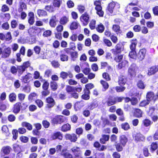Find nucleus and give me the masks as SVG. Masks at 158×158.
<instances>
[{
  "mask_svg": "<svg viewBox=\"0 0 158 158\" xmlns=\"http://www.w3.org/2000/svg\"><path fill=\"white\" fill-rule=\"evenodd\" d=\"M124 46L121 43H118L115 46V48L111 50V51L114 56V60L117 63H119L122 61L123 54H120L123 51Z\"/></svg>",
  "mask_w": 158,
  "mask_h": 158,
  "instance_id": "nucleus-1",
  "label": "nucleus"
},
{
  "mask_svg": "<svg viewBox=\"0 0 158 158\" xmlns=\"http://www.w3.org/2000/svg\"><path fill=\"white\" fill-rule=\"evenodd\" d=\"M68 121V118L67 117L62 115H57L52 118L51 123L54 125L61 124L67 122Z\"/></svg>",
  "mask_w": 158,
  "mask_h": 158,
  "instance_id": "nucleus-2",
  "label": "nucleus"
},
{
  "mask_svg": "<svg viewBox=\"0 0 158 158\" xmlns=\"http://www.w3.org/2000/svg\"><path fill=\"white\" fill-rule=\"evenodd\" d=\"M97 104L94 102H92L88 104L85 107V109L83 111L82 114L85 117H89L90 114L91 110L96 107Z\"/></svg>",
  "mask_w": 158,
  "mask_h": 158,
  "instance_id": "nucleus-3",
  "label": "nucleus"
},
{
  "mask_svg": "<svg viewBox=\"0 0 158 158\" xmlns=\"http://www.w3.org/2000/svg\"><path fill=\"white\" fill-rule=\"evenodd\" d=\"M146 99L150 102L153 101L154 103L158 100V91L157 92L156 94L152 91L148 92L146 94Z\"/></svg>",
  "mask_w": 158,
  "mask_h": 158,
  "instance_id": "nucleus-4",
  "label": "nucleus"
},
{
  "mask_svg": "<svg viewBox=\"0 0 158 158\" xmlns=\"http://www.w3.org/2000/svg\"><path fill=\"white\" fill-rule=\"evenodd\" d=\"M89 14L87 12H84L80 17V19L83 26H86L89 23L90 19Z\"/></svg>",
  "mask_w": 158,
  "mask_h": 158,
  "instance_id": "nucleus-5",
  "label": "nucleus"
},
{
  "mask_svg": "<svg viewBox=\"0 0 158 158\" xmlns=\"http://www.w3.org/2000/svg\"><path fill=\"white\" fill-rule=\"evenodd\" d=\"M46 105L45 108L46 109H50L52 108L56 104V102L52 96H48L45 100Z\"/></svg>",
  "mask_w": 158,
  "mask_h": 158,
  "instance_id": "nucleus-6",
  "label": "nucleus"
},
{
  "mask_svg": "<svg viewBox=\"0 0 158 158\" xmlns=\"http://www.w3.org/2000/svg\"><path fill=\"white\" fill-rule=\"evenodd\" d=\"M74 155L73 158H82V152L81 148L77 146H74L71 149Z\"/></svg>",
  "mask_w": 158,
  "mask_h": 158,
  "instance_id": "nucleus-7",
  "label": "nucleus"
},
{
  "mask_svg": "<svg viewBox=\"0 0 158 158\" xmlns=\"http://www.w3.org/2000/svg\"><path fill=\"white\" fill-rule=\"evenodd\" d=\"M30 63L28 61L24 62L21 65L17 66V71L20 75L22 74L25 69L30 66Z\"/></svg>",
  "mask_w": 158,
  "mask_h": 158,
  "instance_id": "nucleus-8",
  "label": "nucleus"
},
{
  "mask_svg": "<svg viewBox=\"0 0 158 158\" xmlns=\"http://www.w3.org/2000/svg\"><path fill=\"white\" fill-rule=\"evenodd\" d=\"M65 138L66 140H69L71 142H75L78 139L77 135L74 133L66 134Z\"/></svg>",
  "mask_w": 158,
  "mask_h": 158,
  "instance_id": "nucleus-9",
  "label": "nucleus"
},
{
  "mask_svg": "<svg viewBox=\"0 0 158 158\" xmlns=\"http://www.w3.org/2000/svg\"><path fill=\"white\" fill-rule=\"evenodd\" d=\"M146 52V50L144 48L140 49L137 54V59L139 61H142L145 56Z\"/></svg>",
  "mask_w": 158,
  "mask_h": 158,
  "instance_id": "nucleus-10",
  "label": "nucleus"
},
{
  "mask_svg": "<svg viewBox=\"0 0 158 158\" xmlns=\"http://www.w3.org/2000/svg\"><path fill=\"white\" fill-rule=\"evenodd\" d=\"M2 55L1 56V58L5 59L8 57L11 54V48L8 47L5 48L2 51Z\"/></svg>",
  "mask_w": 158,
  "mask_h": 158,
  "instance_id": "nucleus-11",
  "label": "nucleus"
},
{
  "mask_svg": "<svg viewBox=\"0 0 158 158\" xmlns=\"http://www.w3.org/2000/svg\"><path fill=\"white\" fill-rule=\"evenodd\" d=\"M51 137L52 140L58 139L59 140H62L63 138V135L60 131H56L52 134Z\"/></svg>",
  "mask_w": 158,
  "mask_h": 158,
  "instance_id": "nucleus-12",
  "label": "nucleus"
},
{
  "mask_svg": "<svg viewBox=\"0 0 158 158\" xmlns=\"http://www.w3.org/2000/svg\"><path fill=\"white\" fill-rule=\"evenodd\" d=\"M85 104V102L81 100L75 103L74 105V109L76 111L80 110L83 107Z\"/></svg>",
  "mask_w": 158,
  "mask_h": 158,
  "instance_id": "nucleus-13",
  "label": "nucleus"
},
{
  "mask_svg": "<svg viewBox=\"0 0 158 158\" xmlns=\"http://www.w3.org/2000/svg\"><path fill=\"white\" fill-rule=\"evenodd\" d=\"M60 77L63 80L67 79L68 76L70 78H72L73 77V74L70 71H68V72L62 71L60 73Z\"/></svg>",
  "mask_w": 158,
  "mask_h": 158,
  "instance_id": "nucleus-14",
  "label": "nucleus"
},
{
  "mask_svg": "<svg viewBox=\"0 0 158 158\" xmlns=\"http://www.w3.org/2000/svg\"><path fill=\"white\" fill-rule=\"evenodd\" d=\"M107 105L109 106L116 104L115 97L113 96H110L106 101Z\"/></svg>",
  "mask_w": 158,
  "mask_h": 158,
  "instance_id": "nucleus-15",
  "label": "nucleus"
},
{
  "mask_svg": "<svg viewBox=\"0 0 158 158\" xmlns=\"http://www.w3.org/2000/svg\"><path fill=\"white\" fill-rule=\"evenodd\" d=\"M21 106V102H16L13 106L12 112L15 114L19 113L20 110Z\"/></svg>",
  "mask_w": 158,
  "mask_h": 158,
  "instance_id": "nucleus-16",
  "label": "nucleus"
},
{
  "mask_svg": "<svg viewBox=\"0 0 158 158\" xmlns=\"http://www.w3.org/2000/svg\"><path fill=\"white\" fill-rule=\"evenodd\" d=\"M152 124V121L149 118H146L142 120L141 126L145 127H150Z\"/></svg>",
  "mask_w": 158,
  "mask_h": 158,
  "instance_id": "nucleus-17",
  "label": "nucleus"
},
{
  "mask_svg": "<svg viewBox=\"0 0 158 158\" xmlns=\"http://www.w3.org/2000/svg\"><path fill=\"white\" fill-rule=\"evenodd\" d=\"M158 71V67L156 65L152 66L149 68L147 74L149 76L154 74Z\"/></svg>",
  "mask_w": 158,
  "mask_h": 158,
  "instance_id": "nucleus-18",
  "label": "nucleus"
},
{
  "mask_svg": "<svg viewBox=\"0 0 158 158\" xmlns=\"http://www.w3.org/2000/svg\"><path fill=\"white\" fill-rule=\"evenodd\" d=\"M25 0H20L19 2V6L18 9L19 12L23 11V9H27V6L25 3Z\"/></svg>",
  "mask_w": 158,
  "mask_h": 158,
  "instance_id": "nucleus-19",
  "label": "nucleus"
},
{
  "mask_svg": "<svg viewBox=\"0 0 158 158\" xmlns=\"http://www.w3.org/2000/svg\"><path fill=\"white\" fill-rule=\"evenodd\" d=\"M112 30L117 35H120L122 33L120 26L117 24H114L112 26Z\"/></svg>",
  "mask_w": 158,
  "mask_h": 158,
  "instance_id": "nucleus-20",
  "label": "nucleus"
},
{
  "mask_svg": "<svg viewBox=\"0 0 158 158\" xmlns=\"http://www.w3.org/2000/svg\"><path fill=\"white\" fill-rule=\"evenodd\" d=\"M127 81V78L125 76L121 75L118 78V84L120 86H123L126 83Z\"/></svg>",
  "mask_w": 158,
  "mask_h": 158,
  "instance_id": "nucleus-21",
  "label": "nucleus"
},
{
  "mask_svg": "<svg viewBox=\"0 0 158 158\" xmlns=\"http://www.w3.org/2000/svg\"><path fill=\"white\" fill-rule=\"evenodd\" d=\"M128 74L131 77L135 76L136 74L135 64H131L128 69Z\"/></svg>",
  "mask_w": 158,
  "mask_h": 158,
  "instance_id": "nucleus-22",
  "label": "nucleus"
},
{
  "mask_svg": "<svg viewBox=\"0 0 158 158\" xmlns=\"http://www.w3.org/2000/svg\"><path fill=\"white\" fill-rule=\"evenodd\" d=\"M128 141V138L125 135H122L119 136V143L125 147Z\"/></svg>",
  "mask_w": 158,
  "mask_h": 158,
  "instance_id": "nucleus-23",
  "label": "nucleus"
},
{
  "mask_svg": "<svg viewBox=\"0 0 158 158\" xmlns=\"http://www.w3.org/2000/svg\"><path fill=\"white\" fill-rule=\"evenodd\" d=\"M134 138L135 141L136 142L143 141L145 140L144 136L140 133H137Z\"/></svg>",
  "mask_w": 158,
  "mask_h": 158,
  "instance_id": "nucleus-24",
  "label": "nucleus"
},
{
  "mask_svg": "<svg viewBox=\"0 0 158 158\" xmlns=\"http://www.w3.org/2000/svg\"><path fill=\"white\" fill-rule=\"evenodd\" d=\"M71 125L69 123L64 124L61 127L60 130L63 132H66L71 130Z\"/></svg>",
  "mask_w": 158,
  "mask_h": 158,
  "instance_id": "nucleus-25",
  "label": "nucleus"
},
{
  "mask_svg": "<svg viewBox=\"0 0 158 158\" xmlns=\"http://www.w3.org/2000/svg\"><path fill=\"white\" fill-rule=\"evenodd\" d=\"M114 146L117 151L121 152L123 150V148L125 147L123 145H122L118 142H116L114 144Z\"/></svg>",
  "mask_w": 158,
  "mask_h": 158,
  "instance_id": "nucleus-26",
  "label": "nucleus"
},
{
  "mask_svg": "<svg viewBox=\"0 0 158 158\" xmlns=\"http://www.w3.org/2000/svg\"><path fill=\"white\" fill-rule=\"evenodd\" d=\"M137 42V40L135 38L131 40V44L130 45V48L131 50H136Z\"/></svg>",
  "mask_w": 158,
  "mask_h": 158,
  "instance_id": "nucleus-27",
  "label": "nucleus"
},
{
  "mask_svg": "<svg viewBox=\"0 0 158 158\" xmlns=\"http://www.w3.org/2000/svg\"><path fill=\"white\" fill-rule=\"evenodd\" d=\"M12 150L11 148L9 146H4L2 148L1 151L5 155L9 154Z\"/></svg>",
  "mask_w": 158,
  "mask_h": 158,
  "instance_id": "nucleus-28",
  "label": "nucleus"
},
{
  "mask_svg": "<svg viewBox=\"0 0 158 158\" xmlns=\"http://www.w3.org/2000/svg\"><path fill=\"white\" fill-rule=\"evenodd\" d=\"M142 112L140 109L138 108L134 109L133 115L135 117L140 118L142 116Z\"/></svg>",
  "mask_w": 158,
  "mask_h": 158,
  "instance_id": "nucleus-29",
  "label": "nucleus"
},
{
  "mask_svg": "<svg viewBox=\"0 0 158 158\" xmlns=\"http://www.w3.org/2000/svg\"><path fill=\"white\" fill-rule=\"evenodd\" d=\"M84 94L81 96V98L85 100H87L90 98V91H88L84 89L83 90Z\"/></svg>",
  "mask_w": 158,
  "mask_h": 158,
  "instance_id": "nucleus-30",
  "label": "nucleus"
},
{
  "mask_svg": "<svg viewBox=\"0 0 158 158\" xmlns=\"http://www.w3.org/2000/svg\"><path fill=\"white\" fill-rule=\"evenodd\" d=\"M30 75V73H28L25 76L22 77L21 79L22 82L24 83H29L30 81L29 80L31 78Z\"/></svg>",
  "mask_w": 158,
  "mask_h": 158,
  "instance_id": "nucleus-31",
  "label": "nucleus"
},
{
  "mask_svg": "<svg viewBox=\"0 0 158 158\" xmlns=\"http://www.w3.org/2000/svg\"><path fill=\"white\" fill-rule=\"evenodd\" d=\"M17 98L16 94L14 92H12L8 95V99L10 102H14L16 101Z\"/></svg>",
  "mask_w": 158,
  "mask_h": 158,
  "instance_id": "nucleus-32",
  "label": "nucleus"
},
{
  "mask_svg": "<svg viewBox=\"0 0 158 158\" xmlns=\"http://www.w3.org/2000/svg\"><path fill=\"white\" fill-rule=\"evenodd\" d=\"M110 138V135H102V137L100 139V142L103 144L106 143V142L109 141Z\"/></svg>",
  "mask_w": 158,
  "mask_h": 158,
  "instance_id": "nucleus-33",
  "label": "nucleus"
},
{
  "mask_svg": "<svg viewBox=\"0 0 158 158\" xmlns=\"http://www.w3.org/2000/svg\"><path fill=\"white\" fill-rule=\"evenodd\" d=\"M96 10V13L100 17H103L104 15V12L102 10V6H100L98 7H95Z\"/></svg>",
  "mask_w": 158,
  "mask_h": 158,
  "instance_id": "nucleus-34",
  "label": "nucleus"
},
{
  "mask_svg": "<svg viewBox=\"0 0 158 158\" xmlns=\"http://www.w3.org/2000/svg\"><path fill=\"white\" fill-rule=\"evenodd\" d=\"M56 17L55 15L52 16L50 20L49 24L51 27H54L56 25Z\"/></svg>",
  "mask_w": 158,
  "mask_h": 158,
  "instance_id": "nucleus-35",
  "label": "nucleus"
},
{
  "mask_svg": "<svg viewBox=\"0 0 158 158\" xmlns=\"http://www.w3.org/2000/svg\"><path fill=\"white\" fill-rule=\"evenodd\" d=\"M69 21V17L63 16L60 19L59 22L62 25H65Z\"/></svg>",
  "mask_w": 158,
  "mask_h": 158,
  "instance_id": "nucleus-36",
  "label": "nucleus"
},
{
  "mask_svg": "<svg viewBox=\"0 0 158 158\" xmlns=\"http://www.w3.org/2000/svg\"><path fill=\"white\" fill-rule=\"evenodd\" d=\"M158 144L157 142H153L150 145V152L153 153L158 148Z\"/></svg>",
  "mask_w": 158,
  "mask_h": 158,
  "instance_id": "nucleus-37",
  "label": "nucleus"
},
{
  "mask_svg": "<svg viewBox=\"0 0 158 158\" xmlns=\"http://www.w3.org/2000/svg\"><path fill=\"white\" fill-rule=\"evenodd\" d=\"M21 125L23 127H26L29 131H31L32 129V125L29 123L24 122L22 123Z\"/></svg>",
  "mask_w": 158,
  "mask_h": 158,
  "instance_id": "nucleus-38",
  "label": "nucleus"
},
{
  "mask_svg": "<svg viewBox=\"0 0 158 158\" xmlns=\"http://www.w3.org/2000/svg\"><path fill=\"white\" fill-rule=\"evenodd\" d=\"M70 44L72 45V47L69 48H65L64 49V51L66 53L68 54L71 53V50H74L76 48L75 46L74 45L75 44L73 43H71Z\"/></svg>",
  "mask_w": 158,
  "mask_h": 158,
  "instance_id": "nucleus-39",
  "label": "nucleus"
},
{
  "mask_svg": "<svg viewBox=\"0 0 158 158\" xmlns=\"http://www.w3.org/2000/svg\"><path fill=\"white\" fill-rule=\"evenodd\" d=\"M70 55L71 60L73 61H75L78 57V54L77 51L71 52Z\"/></svg>",
  "mask_w": 158,
  "mask_h": 158,
  "instance_id": "nucleus-40",
  "label": "nucleus"
},
{
  "mask_svg": "<svg viewBox=\"0 0 158 158\" xmlns=\"http://www.w3.org/2000/svg\"><path fill=\"white\" fill-rule=\"evenodd\" d=\"M128 62L127 61H122L118 63V65L117 66L118 69H120L125 67L127 64Z\"/></svg>",
  "mask_w": 158,
  "mask_h": 158,
  "instance_id": "nucleus-41",
  "label": "nucleus"
},
{
  "mask_svg": "<svg viewBox=\"0 0 158 158\" xmlns=\"http://www.w3.org/2000/svg\"><path fill=\"white\" fill-rule=\"evenodd\" d=\"M100 82L103 87V91H106L109 88V85L108 83L103 80H101Z\"/></svg>",
  "mask_w": 158,
  "mask_h": 158,
  "instance_id": "nucleus-42",
  "label": "nucleus"
},
{
  "mask_svg": "<svg viewBox=\"0 0 158 158\" xmlns=\"http://www.w3.org/2000/svg\"><path fill=\"white\" fill-rule=\"evenodd\" d=\"M37 14L39 17L45 16L47 15L46 11L43 9H38Z\"/></svg>",
  "mask_w": 158,
  "mask_h": 158,
  "instance_id": "nucleus-43",
  "label": "nucleus"
},
{
  "mask_svg": "<svg viewBox=\"0 0 158 158\" xmlns=\"http://www.w3.org/2000/svg\"><path fill=\"white\" fill-rule=\"evenodd\" d=\"M128 55L132 59H137V54L136 50H131Z\"/></svg>",
  "mask_w": 158,
  "mask_h": 158,
  "instance_id": "nucleus-44",
  "label": "nucleus"
},
{
  "mask_svg": "<svg viewBox=\"0 0 158 158\" xmlns=\"http://www.w3.org/2000/svg\"><path fill=\"white\" fill-rule=\"evenodd\" d=\"M13 149L15 152L18 153L20 152L21 151L20 146L16 143L14 144L13 145Z\"/></svg>",
  "mask_w": 158,
  "mask_h": 158,
  "instance_id": "nucleus-45",
  "label": "nucleus"
},
{
  "mask_svg": "<svg viewBox=\"0 0 158 158\" xmlns=\"http://www.w3.org/2000/svg\"><path fill=\"white\" fill-rule=\"evenodd\" d=\"M96 28L98 32L100 33H102L104 31L105 27L102 23H100L98 25Z\"/></svg>",
  "mask_w": 158,
  "mask_h": 158,
  "instance_id": "nucleus-46",
  "label": "nucleus"
},
{
  "mask_svg": "<svg viewBox=\"0 0 158 158\" xmlns=\"http://www.w3.org/2000/svg\"><path fill=\"white\" fill-rule=\"evenodd\" d=\"M136 85L137 87L140 89H144L145 87V85L142 80H139L137 82Z\"/></svg>",
  "mask_w": 158,
  "mask_h": 158,
  "instance_id": "nucleus-47",
  "label": "nucleus"
},
{
  "mask_svg": "<svg viewBox=\"0 0 158 158\" xmlns=\"http://www.w3.org/2000/svg\"><path fill=\"white\" fill-rule=\"evenodd\" d=\"M78 27V23L76 22L73 21L70 24L69 28L71 30L77 29Z\"/></svg>",
  "mask_w": 158,
  "mask_h": 158,
  "instance_id": "nucleus-48",
  "label": "nucleus"
},
{
  "mask_svg": "<svg viewBox=\"0 0 158 158\" xmlns=\"http://www.w3.org/2000/svg\"><path fill=\"white\" fill-rule=\"evenodd\" d=\"M115 6V4L113 2H111L109 4L107 7V9L110 13L111 14L113 13Z\"/></svg>",
  "mask_w": 158,
  "mask_h": 158,
  "instance_id": "nucleus-49",
  "label": "nucleus"
},
{
  "mask_svg": "<svg viewBox=\"0 0 158 158\" xmlns=\"http://www.w3.org/2000/svg\"><path fill=\"white\" fill-rule=\"evenodd\" d=\"M62 3L61 0H53L52 4L54 7L59 8L60 6Z\"/></svg>",
  "mask_w": 158,
  "mask_h": 158,
  "instance_id": "nucleus-50",
  "label": "nucleus"
},
{
  "mask_svg": "<svg viewBox=\"0 0 158 158\" xmlns=\"http://www.w3.org/2000/svg\"><path fill=\"white\" fill-rule=\"evenodd\" d=\"M50 87L52 90L53 91H56L58 88L57 83L55 81H51L50 82Z\"/></svg>",
  "mask_w": 158,
  "mask_h": 158,
  "instance_id": "nucleus-51",
  "label": "nucleus"
},
{
  "mask_svg": "<svg viewBox=\"0 0 158 158\" xmlns=\"http://www.w3.org/2000/svg\"><path fill=\"white\" fill-rule=\"evenodd\" d=\"M74 87L69 85H67L66 88V90L68 93L71 94L73 92H74Z\"/></svg>",
  "mask_w": 158,
  "mask_h": 158,
  "instance_id": "nucleus-52",
  "label": "nucleus"
},
{
  "mask_svg": "<svg viewBox=\"0 0 158 158\" xmlns=\"http://www.w3.org/2000/svg\"><path fill=\"white\" fill-rule=\"evenodd\" d=\"M156 110V108L154 106H150L148 114L150 116H152L154 114V111Z\"/></svg>",
  "mask_w": 158,
  "mask_h": 158,
  "instance_id": "nucleus-53",
  "label": "nucleus"
},
{
  "mask_svg": "<svg viewBox=\"0 0 158 158\" xmlns=\"http://www.w3.org/2000/svg\"><path fill=\"white\" fill-rule=\"evenodd\" d=\"M121 128L125 131H127L130 128V126L127 122L121 124Z\"/></svg>",
  "mask_w": 158,
  "mask_h": 158,
  "instance_id": "nucleus-54",
  "label": "nucleus"
},
{
  "mask_svg": "<svg viewBox=\"0 0 158 158\" xmlns=\"http://www.w3.org/2000/svg\"><path fill=\"white\" fill-rule=\"evenodd\" d=\"M61 155L64 158H73V155L68 152H62Z\"/></svg>",
  "mask_w": 158,
  "mask_h": 158,
  "instance_id": "nucleus-55",
  "label": "nucleus"
},
{
  "mask_svg": "<svg viewBox=\"0 0 158 158\" xmlns=\"http://www.w3.org/2000/svg\"><path fill=\"white\" fill-rule=\"evenodd\" d=\"M150 103L147 99H144L140 102L139 104V106L142 107H144L148 105Z\"/></svg>",
  "mask_w": 158,
  "mask_h": 158,
  "instance_id": "nucleus-56",
  "label": "nucleus"
},
{
  "mask_svg": "<svg viewBox=\"0 0 158 158\" xmlns=\"http://www.w3.org/2000/svg\"><path fill=\"white\" fill-rule=\"evenodd\" d=\"M143 155L146 157L149 156L150 155L148 148L146 146L143 148Z\"/></svg>",
  "mask_w": 158,
  "mask_h": 158,
  "instance_id": "nucleus-57",
  "label": "nucleus"
},
{
  "mask_svg": "<svg viewBox=\"0 0 158 158\" xmlns=\"http://www.w3.org/2000/svg\"><path fill=\"white\" fill-rule=\"evenodd\" d=\"M126 89V87L123 86H116L115 89L117 92H123Z\"/></svg>",
  "mask_w": 158,
  "mask_h": 158,
  "instance_id": "nucleus-58",
  "label": "nucleus"
},
{
  "mask_svg": "<svg viewBox=\"0 0 158 158\" xmlns=\"http://www.w3.org/2000/svg\"><path fill=\"white\" fill-rule=\"evenodd\" d=\"M36 30L33 28H30L28 30V32L29 35L31 36H34L36 35Z\"/></svg>",
  "mask_w": 158,
  "mask_h": 158,
  "instance_id": "nucleus-59",
  "label": "nucleus"
},
{
  "mask_svg": "<svg viewBox=\"0 0 158 158\" xmlns=\"http://www.w3.org/2000/svg\"><path fill=\"white\" fill-rule=\"evenodd\" d=\"M96 21L94 19H92L89 24V26L91 30H94L95 28Z\"/></svg>",
  "mask_w": 158,
  "mask_h": 158,
  "instance_id": "nucleus-60",
  "label": "nucleus"
},
{
  "mask_svg": "<svg viewBox=\"0 0 158 158\" xmlns=\"http://www.w3.org/2000/svg\"><path fill=\"white\" fill-rule=\"evenodd\" d=\"M18 21L15 19L12 20L10 22L11 27L12 28H16L18 25Z\"/></svg>",
  "mask_w": 158,
  "mask_h": 158,
  "instance_id": "nucleus-61",
  "label": "nucleus"
},
{
  "mask_svg": "<svg viewBox=\"0 0 158 158\" xmlns=\"http://www.w3.org/2000/svg\"><path fill=\"white\" fill-rule=\"evenodd\" d=\"M85 88L84 89L89 91H90L89 89H92L94 87V84L91 83H89L85 85Z\"/></svg>",
  "mask_w": 158,
  "mask_h": 158,
  "instance_id": "nucleus-62",
  "label": "nucleus"
},
{
  "mask_svg": "<svg viewBox=\"0 0 158 158\" xmlns=\"http://www.w3.org/2000/svg\"><path fill=\"white\" fill-rule=\"evenodd\" d=\"M60 60L62 61H67L69 59V56L66 54H62L60 55Z\"/></svg>",
  "mask_w": 158,
  "mask_h": 158,
  "instance_id": "nucleus-63",
  "label": "nucleus"
},
{
  "mask_svg": "<svg viewBox=\"0 0 158 158\" xmlns=\"http://www.w3.org/2000/svg\"><path fill=\"white\" fill-rule=\"evenodd\" d=\"M35 102L39 108H41L44 105L43 102L40 99H37L35 101Z\"/></svg>",
  "mask_w": 158,
  "mask_h": 158,
  "instance_id": "nucleus-64",
  "label": "nucleus"
}]
</instances>
